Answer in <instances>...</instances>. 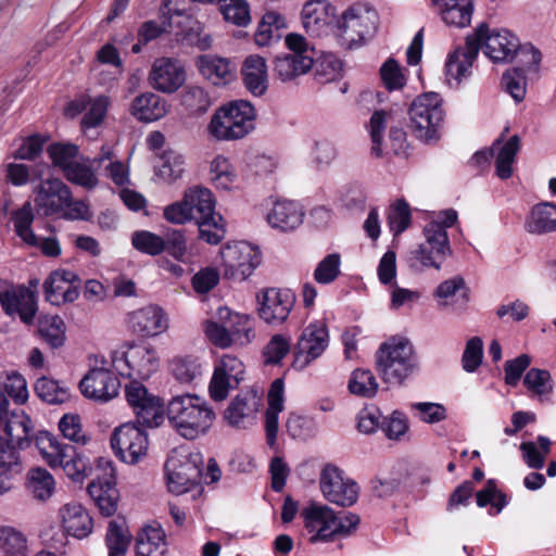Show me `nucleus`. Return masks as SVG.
Masks as SVG:
<instances>
[{
    "mask_svg": "<svg viewBox=\"0 0 556 556\" xmlns=\"http://www.w3.org/2000/svg\"><path fill=\"white\" fill-rule=\"evenodd\" d=\"M480 48L483 49L494 62H509L515 55L526 56L527 65H539L542 59L541 52L532 45L521 46L519 39L507 29L493 30L486 24L478 26L475 34L466 37L464 47L457 48L446 62V74L460 79L465 77L472 66Z\"/></svg>",
    "mask_w": 556,
    "mask_h": 556,
    "instance_id": "1",
    "label": "nucleus"
},
{
    "mask_svg": "<svg viewBox=\"0 0 556 556\" xmlns=\"http://www.w3.org/2000/svg\"><path fill=\"white\" fill-rule=\"evenodd\" d=\"M166 414L170 426L187 440L206 433L215 419V413L207 402L190 393L173 396Z\"/></svg>",
    "mask_w": 556,
    "mask_h": 556,
    "instance_id": "2",
    "label": "nucleus"
},
{
    "mask_svg": "<svg viewBox=\"0 0 556 556\" xmlns=\"http://www.w3.org/2000/svg\"><path fill=\"white\" fill-rule=\"evenodd\" d=\"M376 370L386 383L403 384L419 370L414 345L406 338L392 337L376 352Z\"/></svg>",
    "mask_w": 556,
    "mask_h": 556,
    "instance_id": "3",
    "label": "nucleus"
},
{
    "mask_svg": "<svg viewBox=\"0 0 556 556\" xmlns=\"http://www.w3.org/2000/svg\"><path fill=\"white\" fill-rule=\"evenodd\" d=\"M37 450L52 469L63 468L74 482L83 483L92 472L89 457L71 444L59 442L50 432H37Z\"/></svg>",
    "mask_w": 556,
    "mask_h": 556,
    "instance_id": "4",
    "label": "nucleus"
},
{
    "mask_svg": "<svg viewBox=\"0 0 556 556\" xmlns=\"http://www.w3.org/2000/svg\"><path fill=\"white\" fill-rule=\"evenodd\" d=\"M254 106L244 100L220 106L211 117L207 130L217 140H238L254 129Z\"/></svg>",
    "mask_w": 556,
    "mask_h": 556,
    "instance_id": "5",
    "label": "nucleus"
},
{
    "mask_svg": "<svg viewBox=\"0 0 556 556\" xmlns=\"http://www.w3.org/2000/svg\"><path fill=\"white\" fill-rule=\"evenodd\" d=\"M305 521V528L314 533L309 542L330 541L334 535H346L355 530L359 523V517L348 513L338 516L328 506L312 503L301 511Z\"/></svg>",
    "mask_w": 556,
    "mask_h": 556,
    "instance_id": "6",
    "label": "nucleus"
},
{
    "mask_svg": "<svg viewBox=\"0 0 556 556\" xmlns=\"http://www.w3.org/2000/svg\"><path fill=\"white\" fill-rule=\"evenodd\" d=\"M185 200L199 230V237L210 244L219 243L225 237L223 217L215 213L213 193L206 188L186 191Z\"/></svg>",
    "mask_w": 556,
    "mask_h": 556,
    "instance_id": "7",
    "label": "nucleus"
},
{
    "mask_svg": "<svg viewBox=\"0 0 556 556\" xmlns=\"http://www.w3.org/2000/svg\"><path fill=\"white\" fill-rule=\"evenodd\" d=\"M440 94L427 92L418 96L409 106L410 129L414 135L430 142L439 138V127L444 118Z\"/></svg>",
    "mask_w": 556,
    "mask_h": 556,
    "instance_id": "8",
    "label": "nucleus"
},
{
    "mask_svg": "<svg viewBox=\"0 0 556 556\" xmlns=\"http://www.w3.org/2000/svg\"><path fill=\"white\" fill-rule=\"evenodd\" d=\"M424 235L426 241L409 252V266L414 270L425 267L440 269L452 253L447 231L438 222H431L425 227Z\"/></svg>",
    "mask_w": 556,
    "mask_h": 556,
    "instance_id": "9",
    "label": "nucleus"
},
{
    "mask_svg": "<svg viewBox=\"0 0 556 556\" xmlns=\"http://www.w3.org/2000/svg\"><path fill=\"white\" fill-rule=\"evenodd\" d=\"M377 22L378 14L374 9L353 5L339 15L336 37L341 46L352 49L375 34Z\"/></svg>",
    "mask_w": 556,
    "mask_h": 556,
    "instance_id": "10",
    "label": "nucleus"
},
{
    "mask_svg": "<svg viewBox=\"0 0 556 556\" xmlns=\"http://www.w3.org/2000/svg\"><path fill=\"white\" fill-rule=\"evenodd\" d=\"M286 45L292 53L278 55L274 61V75L281 81H291L307 73L314 65L315 49L308 47L300 34H289Z\"/></svg>",
    "mask_w": 556,
    "mask_h": 556,
    "instance_id": "11",
    "label": "nucleus"
},
{
    "mask_svg": "<svg viewBox=\"0 0 556 556\" xmlns=\"http://www.w3.org/2000/svg\"><path fill=\"white\" fill-rule=\"evenodd\" d=\"M123 348H126V350L112 353V362L121 371V375H126L127 377L136 375L141 379H148L156 371L159 358L151 345L126 342Z\"/></svg>",
    "mask_w": 556,
    "mask_h": 556,
    "instance_id": "12",
    "label": "nucleus"
},
{
    "mask_svg": "<svg viewBox=\"0 0 556 556\" xmlns=\"http://www.w3.org/2000/svg\"><path fill=\"white\" fill-rule=\"evenodd\" d=\"M125 396L136 415V422L144 428H155L164 421V403L147 388L134 380L125 388Z\"/></svg>",
    "mask_w": 556,
    "mask_h": 556,
    "instance_id": "13",
    "label": "nucleus"
},
{
    "mask_svg": "<svg viewBox=\"0 0 556 556\" xmlns=\"http://www.w3.org/2000/svg\"><path fill=\"white\" fill-rule=\"evenodd\" d=\"M111 447L123 462L136 464L147 453L148 435L137 422H126L114 430Z\"/></svg>",
    "mask_w": 556,
    "mask_h": 556,
    "instance_id": "14",
    "label": "nucleus"
},
{
    "mask_svg": "<svg viewBox=\"0 0 556 556\" xmlns=\"http://www.w3.org/2000/svg\"><path fill=\"white\" fill-rule=\"evenodd\" d=\"M320 490L327 501L341 507H349L357 502L359 486L352 479H344L337 466L327 464L320 473Z\"/></svg>",
    "mask_w": 556,
    "mask_h": 556,
    "instance_id": "15",
    "label": "nucleus"
},
{
    "mask_svg": "<svg viewBox=\"0 0 556 556\" xmlns=\"http://www.w3.org/2000/svg\"><path fill=\"white\" fill-rule=\"evenodd\" d=\"M339 14L328 0H309L301 12L302 25L312 37H323L332 33L336 36Z\"/></svg>",
    "mask_w": 556,
    "mask_h": 556,
    "instance_id": "16",
    "label": "nucleus"
},
{
    "mask_svg": "<svg viewBox=\"0 0 556 556\" xmlns=\"http://www.w3.org/2000/svg\"><path fill=\"white\" fill-rule=\"evenodd\" d=\"M202 457L190 454L182 460L170 459L165 464L168 491L184 494L199 484L203 477Z\"/></svg>",
    "mask_w": 556,
    "mask_h": 556,
    "instance_id": "17",
    "label": "nucleus"
},
{
    "mask_svg": "<svg viewBox=\"0 0 556 556\" xmlns=\"http://www.w3.org/2000/svg\"><path fill=\"white\" fill-rule=\"evenodd\" d=\"M0 304L5 315L10 317L17 315L24 324H33L35 319V291L28 287L7 281L1 282Z\"/></svg>",
    "mask_w": 556,
    "mask_h": 556,
    "instance_id": "18",
    "label": "nucleus"
},
{
    "mask_svg": "<svg viewBox=\"0 0 556 556\" xmlns=\"http://www.w3.org/2000/svg\"><path fill=\"white\" fill-rule=\"evenodd\" d=\"M225 275L245 280L261 264V252L248 242L226 245L222 251Z\"/></svg>",
    "mask_w": 556,
    "mask_h": 556,
    "instance_id": "19",
    "label": "nucleus"
},
{
    "mask_svg": "<svg viewBox=\"0 0 556 556\" xmlns=\"http://www.w3.org/2000/svg\"><path fill=\"white\" fill-rule=\"evenodd\" d=\"M258 316L266 324H282L289 316L295 296L290 289L269 288L257 295Z\"/></svg>",
    "mask_w": 556,
    "mask_h": 556,
    "instance_id": "20",
    "label": "nucleus"
},
{
    "mask_svg": "<svg viewBox=\"0 0 556 556\" xmlns=\"http://www.w3.org/2000/svg\"><path fill=\"white\" fill-rule=\"evenodd\" d=\"M81 279L72 270L56 269L43 283L46 300L52 305L60 306L73 303L79 296Z\"/></svg>",
    "mask_w": 556,
    "mask_h": 556,
    "instance_id": "21",
    "label": "nucleus"
},
{
    "mask_svg": "<svg viewBox=\"0 0 556 556\" xmlns=\"http://www.w3.org/2000/svg\"><path fill=\"white\" fill-rule=\"evenodd\" d=\"M328 345V329L324 324H309L304 328L294 350L293 367L303 369L319 357Z\"/></svg>",
    "mask_w": 556,
    "mask_h": 556,
    "instance_id": "22",
    "label": "nucleus"
},
{
    "mask_svg": "<svg viewBox=\"0 0 556 556\" xmlns=\"http://www.w3.org/2000/svg\"><path fill=\"white\" fill-rule=\"evenodd\" d=\"M186 81L184 64L172 58L156 59L149 74L150 85L163 93L176 92Z\"/></svg>",
    "mask_w": 556,
    "mask_h": 556,
    "instance_id": "23",
    "label": "nucleus"
},
{
    "mask_svg": "<svg viewBox=\"0 0 556 556\" xmlns=\"http://www.w3.org/2000/svg\"><path fill=\"white\" fill-rule=\"evenodd\" d=\"M79 388L87 399L105 403L118 394L121 382L111 370L92 368L81 379Z\"/></svg>",
    "mask_w": 556,
    "mask_h": 556,
    "instance_id": "24",
    "label": "nucleus"
},
{
    "mask_svg": "<svg viewBox=\"0 0 556 556\" xmlns=\"http://www.w3.org/2000/svg\"><path fill=\"white\" fill-rule=\"evenodd\" d=\"M72 200L68 186L59 178H47L37 187V214H60Z\"/></svg>",
    "mask_w": 556,
    "mask_h": 556,
    "instance_id": "25",
    "label": "nucleus"
},
{
    "mask_svg": "<svg viewBox=\"0 0 556 556\" xmlns=\"http://www.w3.org/2000/svg\"><path fill=\"white\" fill-rule=\"evenodd\" d=\"M129 325L134 332L142 337H154L164 332L167 318L163 309L155 305H148L129 315Z\"/></svg>",
    "mask_w": 556,
    "mask_h": 556,
    "instance_id": "26",
    "label": "nucleus"
},
{
    "mask_svg": "<svg viewBox=\"0 0 556 556\" xmlns=\"http://www.w3.org/2000/svg\"><path fill=\"white\" fill-rule=\"evenodd\" d=\"M8 439L2 438L10 446L24 450L30 446L31 418L23 410H11L10 415L1 421Z\"/></svg>",
    "mask_w": 556,
    "mask_h": 556,
    "instance_id": "27",
    "label": "nucleus"
},
{
    "mask_svg": "<svg viewBox=\"0 0 556 556\" xmlns=\"http://www.w3.org/2000/svg\"><path fill=\"white\" fill-rule=\"evenodd\" d=\"M262 405V394L249 390L238 394L225 409L224 418L230 426L240 427L248 418H254Z\"/></svg>",
    "mask_w": 556,
    "mask_h": 556,
    "instance_id": "28",
    "label": "nucleus"
},
{
    "mask_svg": "<svg viewBox=\"0 0 556 556\" xmlns=\"http://www.w3.org/2000/svg\"><path fill=\"white\" fill-rule=\"evenodd\" d=\"M62 523L65 531L77 539L88 536L93 521L88 510L79 503H67L61 508Z\"/></svg>",
    "mask_w": 556,
    "mask_h": 556,
    "instance_id": "29",
    "label": "nucleus"
},
{
    "mask_svg": "<svg viewBox=\"0 0 556 556\" xmlns=\"http://www.w3.org/2000/svg\"><path fill=\"white\" fill-rule=\"evenodd\" d=\"M242 80L245 88L256 97L263 96L268 88L267 66L264 58L249 55L241 67Z\"/></svg>",
    "mask_w": 556,
    "mask_h": 556,
    "instance_id": "30",
    "label": "nucleus"
},
{
    "mask_svg": "<svg viewBox=\"0 0 556 556\" xmlns=\"http://www.w3.org/2000/svg\"><path fill=\"white\" fill-rule=\"evenodd\" d=\"M87 492L103 516L111 517L116 513L119 492L113 480L92 481L88 484Z\"/></svg>",
    "mask_w": 556,
    "mask_h": 556,
    "instance_id": "31",
    "label": "nucleus"
},
{
    "mask_svg": "<svg viewBox=\"0 0 556 556\" xmlns=\"http://www.w3.org/2000/svg\"><path fill=\"white\" fill-rule=\"evenodd\" d=\"M303 212L295 202L278 201L267 215L268 223L281 231H288L302 224Z\"/></svg>",
    "mask_w": 556,
    "mask_h": 556,
    "instance_id": "32",
    "label": "nucleus"
},
{
    "mask_svg": "<svg viewBox=\"0 0 556 556\" xmlns=\"http://www.w3.org/2000/svg\"><path fill=\"white\" fill-rule=\"evenodd\" d=\"M37 332L52 350L62 348L66 341V325L59 315H41L37 320Z\"/></svg>",
    "mask_w": 556,
    "mask_h": 556,
    "instance_id": "33",
    "label": "nucleus"
},
{
    "mask_svg": "<svg viewBox=\"0 0 556 556\" xmlns=\"http://www.w3.org/2000/svg\"><path fill=\"white\" fill-rule=\"evenodd\" d=\"M197 67L214 85L226 84L232 76L230 62L216 55L204 54L198 56Z\"/></svg>",
    "mask_w": 556,
    "mask_h": 556,
    "instance_id": "34",
    "label": "nucleus"
},
{
    "mask_svg": "<svg viewBox=\"0 0 556 556\" xmlns=\"http://www.w3.org/2000/svg\"><path fill=\"white\" fill-rule=\"evenodd\" d=\"M130 112L140 121L153 122L166 114L165 101L155 93H143L134 99Z\"/></svg>",
    "mask_w": 556,
    "mask_h": 556,
    "instance_id": "35",
    "label": "nucleus"
},
{
    "mask_svg": "<svg viewBox=\"0 0 556 556\" xmlns=\"http://www.w3.org/2000/svg\"><path fill=\"white\" fill-rule=\"evenodd\" d=\"M526 229L538 235L556 231V205L549 202L536 204L527 218Z\"/></svg>",
    "mask_w": 556,
    "mask_h": 556,
    "instance_id": "36",
    "label": "nucleus"
},
{
    "mask_svg": "<svg viewBox=\"0 0 556 556\" xmlns=\"http://www.w3.org/2000/svg\"><path fill=\"white\" fill-rule=\"evenodd\" d=\"M165 538L160 526H147L136 538L137 556H162L165 552Z\"/></svg>",
    "mask_w": 556,
    "mask_h": 556,
    "instance_id": "37",
    "label": "nucleus"
},
{
    "mask_svg": "<svg viewBox=\"0 0 556 556\" xmlns=\"http://www.w3.org/2000/svg\"><path fill=\"white\" fill-rule=\"evenodd\" d=\"M172 0H165L163 3V8L161 9V22L156 21H147L141 24L138 29V38L143 45L159 38L162 34L166 33L168 28L172 27V17L173 14L181 15L182 12L180 10H173L169 8V3Z\"/></svg>",
    "mask_w": 556,
    "mask_h": 556,
    "instance_id": "38",
    "label": "nucleus"
},
{
    "mask_svg": "<svg viewBox=\"0 0 556 556\" xmlns=\"http://www.w3.org/2000/svg\"><path fill=\"white\" fill-rule=\"evenodd\" d=\"M104 159H110V153H106L104 157L93 159L90 164L75 161L71 166H67L66 170L63 173L64 177L74 185L91 190L98 185L93 163L100 164Z\"/></svg>",
    "mask_w": 556,
    "mask_h": 556,
    "instance_id": "39",
    "label": "nucleus"
},
{
    "mask_svg": "<svg viewBox=\"0 0 556 556\" xmlns=\"http://www.w3.org/2000/svg\"><path fill=\"white\" fill-rule=\"evenodd\" d=\"M34 218L35 213L29 200L20 208L13 211L11 215L15 233L30 247H35V233L31 230Z\"/></svg>",
    "mask_w": 556,
    "mask_h": 556,
    "instance_id": "40",
    "label": "nucleus"
},
{
    "mask_svg": "<svg viewBox=\"0 0 556 556\" xmlns=\"http://www.w3.org/2000/svg\"><path fill=\"white\" fill-rule=\"evenodd\" d=\"M286 26L283 17L276 12H267L263 15L254 34L255 42L260 47L270 43L275 38H280L279 30Z\"/></svg>",
    "mask_w": 556,
    "mask_h": 556,
    "instance_id": "41",
    "label": "nucleus"
},
{
    "mask_svg": "<svg viewBox=\"0 0 556 556\" xmlns=\"http://www.w3.org/2000/svg\"><path fill=\"white\" fill-rule=\"evenodd\" d=\"M180 102L190 114L202 115L212 105L213 100L204 88L187 86L180 94Z\"/></svg>",
    "mask_w": 556,
    "mask_h": 556,
    "instance_id": "42",
    "label": "nucleus"
},
{
    "mask_svg": "<svg viewBox=\"0 0 556 556\" xmlns=\"http://www.w3.org/2000/svg\"><path fill=\"white\" fill-rule=\"evenodd\" d=\"M520 148V138L518 135L511 136L508 141L500 149L496 160V175L501 179H508L513 174L511 165Z\"/></svg>",
    "mask_w": 556,
    "mask_h": 556,
    "instance_id": "43",
    "label": "nucleus"
},
{
    "mask_svg": "<svg viewBox=\"0 0 556 556\" xmlns=\"http://www.w3.org/2000/svg\"><path fill=\"white\" fill-rule=\"evenodd\" d=\"M0 549L7 556H25L27 551L25 535L12 527H0Z\"/></svg>",
    "mask_w": 556,
    "mask_h": 556,
    "instance_id": "44",
    "label": "nucleus"
},
{
    "mask_svg": "<svg viewBox=\"0 0 556 556\" xmlns=\"http://www.w3.org/2000/svg\"><path fill=\"white\" fill-rule=\"evenodd\" d=\"M105 542L109 556H124L130 543V535L124 531V520H112L109 523Z\"/></svg>",
    "mask_w": 556,
    "mask_h": 556,
    "instance_id": "45",
    "label": "nucleus"
},
{
    "mask_svg": "<svg viewBox=\"0 0 556 556\" xmlns=\"http://www.w3.org/2000/svg\"><path fill=\"white\" fill-rule=\"evenodd\" d=\"M501 86L516 102H521L526 97L527 79L525 70L522 67L506 70L502 75Z\"/></svg>",
    "mask_w": 556,
    "mask_h": 556,
    "instance_id": "46",
    "label": "nucleus"
},
{
    "mask_svg": "<svg viewBox=\"0 0 556 556\" xmlns=\"http://www.w3.org/2000/svg\"><path fill=\"white\" fill-rule=\"evenodd\" d=\"M349 390L355 395L372 397L378 390V382L370 370L355 369L349 381Z\"/></svg>",
    "mask_w": 556,
    "mask_h": 556,
    "instance_id": "47",
    "label": "nucleus"
},
{
    "mask_svg": "<svg viewBox=\"0 0 556 556\" xmlns=\"http://www.w3.org/2000/svg\"><path fill=\"white\" fill-rule=\"evenodd\" d=\"M229 336L231 344L247 345L255 337L251 318L248 315L235 314L230 317Z\"/></svg>",
    "mask_w": 556,
    "mask_h": 556,
    "instance_id": "48",
    "label": "nucleus"
},
{
    "mask_svg": "<svg viewBox=\"0 0 556 556\" xmlns=\"http://www.w3.org/2000/svg\"><path fill=\"white\" fill-rule=\"evenodd\" d=\"M79 149L74 143L54 142L48 146L47 153L54 167L63 173L71 166L78 155Z\"/></svg>",
    "mask_w": 556,
    "mask_h": 556,
    "instance_id": "49",
    "label": "nucleus"
},
{
    "mask_svg": "<svg viewBox=\"0 0 556 556\" xmlns=\"http://www.w3.org/2000/svg\"><path fill=\"white\" fill-rule=\"evenodd\" d=\"M131 243L137 251L151 256L159 255L165 250L164 239L147 230L135 231Z\"/></svg>",
    "mask_w": 556,
    "mask_h": 556,
    "instance_id": "50",
    "label": "nucleus"
},
{
    "mask_svg": "<svg viewBox=\"0 0 556 556\" xmlns=\"http://www.w3.org/2000/svg\"><path fill=\"white\" fill-rule=\"evenodd\" d=\"M410 222L412 214L408 203L404 199L396 200L388 214L390 230L394 236H399L410 226Z\"/></svg>",
    "mask_w": 556,
    "mask_h": 556,
    "instance_id": "51",
    "label": "nucleus"
},
{
    "mask_svg": "<svg viewBox=\"0 0 556 556\" xmlns=\"http://www.w3.org/2000/svg\"><path fill=\"white\" fill-rule=\"evenodd\" d=\"M170 370L177 380L190 383L201 375V365L192 356L176 357L170 362Z\"/></svg>",
    "mask_w": 556,
    "mask_h": 556,
    "instance_id": "52",
    "label": "nucleus"
},
{
    "mask_svg": "<svg viewBox=\"0 0 556 556\" xmlns=\"http://www.w3.org/2000/svg\"><path fill=\"white\" fill-rule=\"evenodd\" d=\"M315 77L320 83H329L337 79L342 71V62L333 54H324L314 60Z\"/></svg>",
    "mask_w": 556,
    "mask_h": 556,
    "instance_id": "53",
    "label": "nucleus"
},
{
    "mask_svg": "<svg viewBox=\"0 0 556 556\" xmlns=\"http://www.w3.org/2000/svg\"><path fill=\"white\" fill-rule=\"evenodd\" d=\"M18 465V454L0 437V495L10 490L8 468Z\"/></svg>",
    "mask_w": 556,
    "mask_h": 556,
    "instance_id": "54",
    "label": "nucleus"
},
{
    "mask_svg": "<svg viewBox=\"0 0 556 556\" xmlns=\"http://www.w3.org/2000/svg\"><path fill=\"white\" fill-rule=\"evenodd\" d=\"M224 18L237 26H247L250 21V8L245 0H222Z\"/></svg>",
    "mask_w": 556,
    "mask_h": 556,
    "instance_id": "55",
    "label": "nucleus"
},
{
    "mask_svg": "<svg viewBox=\"0 0 556 556\" xmlns=\"http://www.w3.org/2000/svg\"><path fill=\"white\" fill-rule=\"evenodd\" d=\"M161 160L163 161L157 169V175L166 181H174L181 177L185 168V161L182 155L174 151H165Z\"/></svg>",
    "mask_w": 556,
    "mask_h": 556,
    "instance_id": "56",
    "label": "nucleus"
},
{
    "mask_svg": "<svg viewBox=\"0 0 556 556\" xmlns=\"http://www.w3.org/2000/svg\"><path fill=\"white\" fill-rule=\"evenodd\" d=\"M472 12L473 3L465 1V3L460 2L454 7L443 8L441 16L447 25L465 27L470 24Z\"/></svg>",
    "mask_w": 556,
    "mask_h": 556,
    "instance_id": "57",
    "label": "nucleus"
},
{
    "mask_svg": "<svg viewBox=\"0 0 556 556\" xmlns=\"http://www.w3.org/2000/svg\"><path fill=\"white\" fill-rule=\"evenodd\" d=\"M525 386L540 396L547 395L553 390L549 371L531 368L523 378Z\"/></svg>",
    "mask_w": 556,
    "mask_h": 556,
    "instance_id": "58",
    "label": "nucleus"
},
{
    "mask_svg": "<svg viewBox=\"0 0 556 556\" xmlns=\"http://www.w3.org/2000/svg\"><path fill=\"white\" fill-rule=\"evenodd\" d=\"M37 396L48 404H62L67 399V393L56 381L40 377L37 378Z\"/></svg>",
    "mask_w": 556,
    "mask_h": 556,
    "instance_id": "59",
    "label": "nucleus"
},
{
    "mask_svg": "<svg viewBox=\"0 0 556 556\" xmlns=\"http://www.w3.org/2000/svg\"><path fill=\"white\" fill-rule=\"evenodd\" d=\"M483 341L480 337H472L466 343L462 365L465 371L473 372L482 363Z\"/></svg>",
    "mask_w": 556,
    "mask_h": 556,
    "instance_id": "60",
    "label": "nucleus"
},
{
    "mask_svg": "<svg viewBox=\"0 0 556 556\" xmlns=\"http://www.w3.org/2000/svg\"><path fill=\"white\" fill-rule=\"evenodd\" d=\"M340 274V255L329 254L327 255L316 267L314 271V279L318 283H330Z\"/></svg>",
    "mask_w": 556,
    "mask_h": 556,
    "instance_id": "61",
    "label": "nucleus"
},
{
    "mask_svg": "<svg viewBox=\"0 0 556 556\" xmlns=\"http://www.w3.org/2000/svg\"><path fill=\"white\" fill-rule=\"evenodd\" d=\"M59 429L64 438L75 443L85 445L89 441V438L81 431L80 418L78 415H64L59 422Z\"/></svg>",
    "mask_w": 556,
    "mask_h": 556,
    "instance_id": "62",
    "label": "nucleus"
},
{
    "mask_svg": "<svg viewBox=\"0 0 556 556\" xmlns=\"http://www.w3.org/2000/svg\"><path fill=\"white\" fill-rule=\"evenodd\" d=\"M381 430L390 440H399L408 430V420L401 412H393L392 415L383 417Z\"/></svg>",
    "mask_w": 556,
    "mask_h": 556,
    "instance_id": "63",
    "label": "nucleus"
},
{
    "mask_svg": "<svg viewBox=\"0 0 556 556\" xmlns=\"http://www.w3.org/2000/svg\"><path fill=\"white\" fill-rule=\"evenodd\" d=\"M89 104L90 108L81 119V126L85 128L97 127L103 122L109 106V98L99 96Z\"/></svg>",
    "mask_w": 556,
    "mask_h": 556,
    "instance_id": "64",
    "label": "nucleus"
}]
</instances>
